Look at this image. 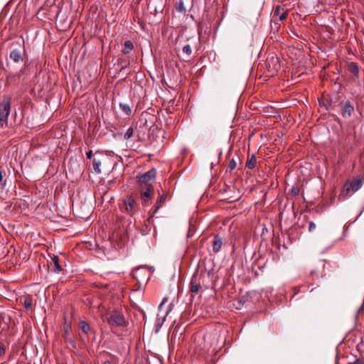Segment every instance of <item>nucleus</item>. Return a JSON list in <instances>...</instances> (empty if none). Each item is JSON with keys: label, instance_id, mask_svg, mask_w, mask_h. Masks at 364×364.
Masks as SVG:
<instances>
[{"label": "nucleus", "instance_id": "nucleus-1", "mask_svg": "<svg viewBox=\"0 0 364 364\" xmlns=\"http://www.w3.org/2000/svg\"><path fill=\"white\" fill-rule=\"evenodd\" d=\"M132 277L141 286L146 284L149 279L150 272L144 267H137L133 270Z\"/></svg>", "mask_w": 364, "mask_h": 364}, {"label": "nucleus", "instance_id": "nucleus-2", "mask_svg": "<svg viewBox=\"0 0 364 364\" xmlns=\"http://www.w3.org/2000/svg\"><path fill=\"white\" fill-rule=\"evenodd\" d=\"M122 211L132 215L138 210V204L132 196H126L120 204Z\"/></svg>", "mask_w": 364, "mask_h": 364}, {"label": "nucleus", "instance_id": "nucleus-3", "mask_svg": "<svg viewBox=\"0 0 364 364\" xmlns=\"http://www.w3.org/2000/svg\"><path fill=\"white\" fill-rule=\"evenodd\" d=\"M11 109V98L6 97L0 103V123L1 126L6 124Z\"/></svg>", "mask_w": 364, "mask_h": 364}, {"label": "nucleus", "instance_id": "nucleus-4", "mask_svg": "<svg viewBox=\"0 0 364 364\" xmlns=\"http://www.w3.org/2000/svg\"><path fill=\"white\" fill-rule=\"evenodd\" d=\"M204 274H198L196 272L191 278L190 283V291L192 294H198L204 284Z\"/></svg>", "mask_w": 364, "mask_h": 364}, {"label": "nucleus", "instance_id": "nucleus-5", "mask_svg": "<svg viewBox=\"0 0 364 364\" xmlns=\"http://www.w3.org/2000/svg\"><path fill=\"white\" fill-rule=\"evenodd\" d=\"M24 41H17L13 42L11 46L14 47L16 45L18 46L19 48H14L10 53L9 57L14 63H19L23 60V56L21 53V48L23 46Z\"/></svg>", "mask_w": 364, "mask_h": 364}, {"label": "nucleus", "instance_id": "nucleus-6", "mask_svg": "<svg viewBox=\"0 0 364 364\" xmlns=\"http://www.w3.org/2000/svg\"><path fill=\"white\" fill-rule=\"evenodd\" d=\"M156 177V171L154 169H151L144 174L140 176L139 177V186H153V183Z\"/></svg>", "mask_w": 364, "mask_h": 364}, {"label": "nucleus", "instance_id": "nucleus-7", "mask_svg": "<svg viewBox=\"0 0 364 364\" xmlns=\"http://www.w3.org/2000/svg\"><path fill=\"white\" fill-rule=\"evenodd\" d=\"M109 325L115 326H125L126 321L123 314L119 311L112 312L107 318Z\"/></svg>", "mask_w": 364, "mask_h": 364}, {"label": "nucleus", "instance_id": "nucleus-8", "mask_svg": "<svg viewBox=\"0 0 364 364\" xmlns=\"http://www.w3.org/2000/svg\"><path fill=\"white\" fill-rule=\"evenodd\" d=\"M141 197L144 205H147L149 200L153 197L154 194L153 186H140Z\"/></svg>", "mask_w": 364, "mask_h": 364}, {"label": "nucleus", "instance_id": "nucleus-9", "mask_svg": "<svg viewBox=\"0 0 364 364\" xmlns=\"http://www.w3.org/2000/svg\"><path fill=\"white\" fill-rule=\"evenodd\" d=\"M354 112V106L350 101H346L341 105V114L343 118L351 117Z\"/></svg>", "mask_w": 364, "mask_h": 364}, {"label": "nucleus", "instance_id": "nucleus-10", "mask_svg": "<svg viewBox=\"0 0 364 364\" xmlns=\"http://www.w3.org/2000/svg\"><path fill=\"white\" fill-rule=\"evenodd\" d=\"M362 184L361 179H356L350 183H346L344 186V191L348 192L350 188H351L353 192H355L361 188Z\"/></svg>", "mask_w": 364, "mask_h": 364}, {"label": "nucleus", "instance_id": "nucleus-11", "mask_svg": "<svg viewBox=\"0 0 364 364\" xmlns=\"http://www.w3.org/2000/svg\"><path fill=\"white\" fill-rule=\"evenodd\" d=\"M166 199V195L159 194L154 210L151 213L150 218L153 217L157 213L159 209L161 207L162 204L165 202Z\"/></svg>", "mask_w": 364, "mask_h": 364}, {"label": "nucleus", "instance_id": "nucleus-12", "mask_svg": "<svg viewBox=\"0 0 364 364\" xmlns=\"http://www.w3.org/2000/svg\"><path fill=\"white\" fill-rule=\"evenodd\" d=\"M223 241L220 237L219 235H216L214 236V239L213 241L212 247H213V251L216 253L218 252L222 247Z\"/></svg>", "mask_w": 364, "mask_h": 364}, {"label": "nucleus", "instance_id": "nucleus-13", "mask_svg": "<svg viewBox=\"0 0 364 364\" xmlns=\"http://www.w3.org/2000/svg\"><path fill=\"white\" fill-rule=\"evenodd\" d=\"M274 16H278L280 21H284L287 17V12L283 11V9H281L279 6H277L274 10Z\"/></svg>", "mask_w": 364, "mask_h": 364}, {"label": "nucleus", "instance_id": "nucleus-14", "mask_svg": "<svg viewBox=\"0 0 364 364\" xmlns=\"http://www.w3.org/2000/svg\"><path fill=\"white\" fill-rule=\"evenodd\" d=\"M257 164V159L254 154H252L250 157H248L247 162H246V166L250 169H253Z\"/></svg>", "mask_w": 364, "mask_h": 364}, {"label": "nucleus", "instance_id": "nucleus-15", "mask_svg": "<svg viewBox=\"0 0 364 364\" xmlns=\"http://www.w3.org/2000/svg\"><path fill=\"white\" fill-rule=\"evenodd\" d=\"M52 264H53V268L55 272H60V271H62L63 269L59 264V258L58 256L54 255L52 257Z\"/></svg>", "mask_w": 364, "mask_h": 364}, {"label": "nucleus", "instance_id": "nucleus-16", "mask_svg": "<svg viewBox=\"0 0 364 364\" xmlns=\"http://www.w3.org/2000/svg\"><path fill=\"white\" fill-rule=\"evenodd\" d=\"M133 43L130 41H127L124 43V48L122 52L124 54H128L133 49Z\"/></svg>", "mask_w": 364, "mask_h": 364}, {"label": "nucleus", "instance_id": "nucleus-17", "mask_svg": "<svg viewBox=\"0 0 364 364\" xmlns=\"http://www.w3.org/2000/svg\"><path fill=\"white\" fill-rule=\"evenodd\" d=\"M80 327L85 334H87L90 329V325L84 321L80 322Z\"/></svg>", "mask_w": 364, "mask_h": 364}, {"label": "nucleus", "instance_id": "nucleus-18", "mask_svg": "<svg viewBox=\"0 0 364 364\" xmlns=\"http://www.w3.org/2000/svg\"><path fill=\"white\" fill-rule=\"evenodd\" d=\"M100 166H101V161L95 158L93 159V168H94L95 171L97 173H101Z\"/></svg>", "mask_w": 364, "mask_h": 364}, {"label": "nucleus", "instance_id": "nucleus-19", "mask_svg": "<svg viewBox=\"0 0 364 364\" xmlns=\"http://www.w3.org/2000/svg\"><path fill=\"white\" fill-rule=\"evenodd\" d=\"M23 303L27 310L31 309L33 301L31 296H26Z\"/></svg>", "mask_w": 364, "mask_h": 364}, {"label": "nucleus", "instance_id": "nucleus-20", "mask_svg": "<svg viewBox=\"0 0 364 364\" xmlns=\"http://www.w3.org/2000/svg\"><path fill=\"white\" fill-rule=\"evenodd\" d=\"M119 107L126 114L129 115L131 114L132 110L129 105L120 103Z\"/></svg>", "mask_w": 364, "mask_h": 364}, {"label": "nucleus", "instance_id": "nucleus-21", "mask_svg": "<svg viewBox=\"0 0 364 364\" xmlns=\"http://www.w3.org/2000/svg\"><path fill=\"white\" fill-rule=\"evenodd\" d=\"M183 53L186 54L188 57H189L192 53L191 48L189 45H186L183 47Z\"/></svg>", "mask_w": 364, "mask_h": 364}, {"label": "nucleus", "instance_id": "nucleus-22", "mask_svg": "<svg viewBox=\"0 0 364 364\" xmlns=\"http://www.w3.org/2000/svg\"><path fill=\"white\" fill-rule=\"evenodd\" d=\"M133 134H134L133 128L132 127H129L127 130L126 133L124 134V139H130L133 136Z\"/></svg>", "mask_w": 364, "mask_h": 364}, {"label": "nucleus", "instance_id": "nucleus-23", "mask_svg": "<svg viewBox=\"0 0 364 364\" xmlns=\"http://www.w3.org/2000/svg\"><path fill=\"white\" fill-rule=\"evenodd\" d=\"M237 163L234 159H232L230 161L228 168L230 169V171H232L236 168Z\"/></svg>", "mask_w": 364, "mask_h": 364}, {"label": "nucleus", "instance_id": "nucleus-24", "mask_svg": "<svg viewBox=\"0 0 364 364\" xmlns=\"http://www.w3.org/2000/svg\"><path fill=\"white\" fill-rule=\"evenodd\" d=\"M350 70H351V72H352L353 74H355V75H357V74L358 73V66H357L355 64H354V63H353V64H351V65H350Z\"/></svg>", "mask_w": 364, "mask_h": 364}, {"label": "nucleus", "instance_id": "nucleus-25", "mask_svg": "<svg viewBox=\"0 0 364 364\" xmlns=\"http://www.w3.org/2000/svg\"><path fill=\"white\" fill-rule=\"evenodd\" d=\"M315 229H316V224L314 222H312V221L309 222V232H312Z\"/></svg>", "mask_w": 364, "mask_h": 364}, {"label": "nucleus", "instance_id": "nucleus-26", "mask_svg": "<svg viewBox=\"0 0 364 364\" xmlns=\"http://www.w3.org/2000/svg\"><path fill=\"white\" fill-rule=\"evenodd\" d=\"M177 10L179 11H184V7H183V2L180 3L179 6L177 7Z\"/></svg>", "mask_w": 364, "mask_h": 364}, {"label": "nucleus", "instance_id": "nucleus-27", "mask_svg": "<svg viewBox=\"0 0 364 364\" xmlns=\"http://www.w3.org/2000/svg\"><path fill=\"white\" fill-rule=\"evenodd\" d=\"M5 353V349L3 346L0 345V355H2Z\"/></svg>", "mask_w": 364, "mask_h": 364}, {"label": "nucleus", "instance_id": "nucleus-28", "mask_svg": "<svg viewBox=\"0 0 364 364\" xmlns=\"http://www.w3.org/2000/svg\"><path fill=\"white\" fill-rule=\"evenodd\" d=\"M351 364H364V363L361 360L358 359L354 363H353Z\"/></svg>", "mask_w": 364, "mask_h": 364}, {"label": "nucleus", "instance_id": "nucleus-29", "mask_svg": "<svg viewBox=\"0 0 364 364\" xmlns=\"http://www.w3.org/2000/svg\"><path fill=\"white\" fill-rule=\"evenodd\" d=\"M92 156V151H89L87 153V157L88 159H91Z\"/></svg>", "mask_w": 364, "mask_h": 364}, {"label": "nucleus", "instance_id": "nucleus-30", "mask_svg": "<svg viewBox=\"0 0 364 364\" xmlns=\"http://www.w3.org/2000/svg\"><path fill=\"white\" fill-rule=\"evenodd\" d=\"M292 193L294 194V195H297L298 193H299V189L298 188H292Z\"/></svg>", "mask_w": 364, "mask_h": 364}, {"label": "nucleus", "instance_id": "nucleus-31", "mask_svg": "<svg viewBox=\"0 0 364 364\" xmlns=\"http://www.w3.org/2000/svg\"><path fill=\"white\" fill-rule=\"evenodd\" d=\"M103 364H112L109 360H106L103 363Z\"/></svg>", "mask_w": 364, "mask_h": 364}, {"label": "nucleus", "instance_id": "nucleus-32", "mask_svg": "<svg viewBox=\"0 0 364 364\" xmlns=\"http://www.w3.org/2000/svg\"><path fill=\"white\" fill-rule=\"evenodd\" d=\"M2 179H3V176H2L1 171H0V182L2 181Z\"/></svg>", "mask_w": 364, "mask_h": 364}]
</instances>
